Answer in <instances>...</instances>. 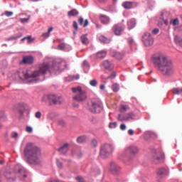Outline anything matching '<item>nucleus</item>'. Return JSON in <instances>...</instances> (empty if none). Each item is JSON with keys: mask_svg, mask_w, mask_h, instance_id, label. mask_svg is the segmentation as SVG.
Returning a JSON list of instances; mask_svg holds the SVG:
<instances>
[{"mask_svg": "<svg viewBox=\"0 0 182 182\" xmlns=\"http://www.w3.org/2000/svg\"><path fill=\"white\" fill-rule=\"evenodd\" d=\"M63 67L60 64H54L52 67L48 63H43L36 65V69H28L24 71L20 70L16 73V77L18 80L26 83H36L41 80L39 77L46 75L48 72L52 73L57 70H62Z\"/></svg>", "mask_w": 182, "mask_h": 182, "instance_id": "nucleus-1", "label": "nucleus"}, {"mask_svg": "<svg viewBox=\"0 0 182 182\" xmlns=\"http://www.w3.org/2000/svg\"><path fill=\"white\" fill-rule=\"evenodd\" d=\"M24 156L26 163L33 166H39L43 162L42 149L33 143L26 144L24 148Z\"/></svg>", "mask_w": 182, "mask_h": 182, "instance_id": "nucleus-2", "label": "nucleus"}, {"mask_svg": "<svg viewBox=\"0 0 182 182\" xmlns=\"http://www.w3.org/2000/svg\"><path fill=\"white\" fill-rule=\"evenodd\" d=\"M153 63L164 76H171L175 72L173 61L164 55H154L153 57Z\"/></svg>", "mask_w": 182, "mask_h": 182, "instance_id": "nucleus-3", "label": "nucleus"}, {"mask_svg": "<svg viewBox=\"0 0 182 182\" xmlns=\"http://www.w3.org/2000/svg\"><path fill=\"white\" fill-rule=\"evenodd\" d=\"M72 92L75 94L73 99V100H76V102H83L87 99L86 91L82 90V87H80L72 88Z\"/></svg>", "mask_w": 182, "mask_h": 182, "instance_id": "nucleus-4", "label": "nucleus"}, {"mask_svg": "<svg viewBox=\"0 0 182 182\" xmlns=\"http://www.w3.org/2000/svg\"><path fill=\"white\" fill-rule=\"evenodd\" d=\"M139 153V148L134 145H131L127 146L122 152V156L124 157H129V159H133L136 157Z\"/></svg>", "mask_w": 182, "mask_h": 182, "instance_id": "nucleus-5", "label": "nucleus"}, {"mask_svg": "<svg viewBox=\"0 0 182 182\" xmlns=\"http://www.w3.org/2000/svg\"><path fill=\"white\" fill-rule=\"evenodd\" d=\"M103 109V104H102V102L99 100H92L91 101V105L89 107L90 112H92V113H100Z\"/></svg>", "mask_w": 182, "mask_h": 182, "instance_id": "nucleus-6", "label": "nucleus"}, {"mask_svg": "<svg viewBox=\"0 0 182 182\" xmlns=\"http://www.w3.org/2000/svg\"><path fill=\"white\" fill-rule=\"evenodd\" d=\"M113 151V147L112 145L105 144L101 146L100 149V156L102 159H106V157H109L110 156V153Z\"/></svg>", "mask_w": 182, "mask_h": 182, "instance_id": "nucleus-7", "label": "nucleus"}, {"mask_svg": "<svg viewBox=\"0 0 182 182\" xmlns=\"http://www.w3.org/2000/svg\"><path fill=\"white\" fill-rule=\"evenodd\" d=\"M45 99H48V102H51L53 105H60L62 103V98L55 95H44L42 101L45 102Z\"/></svg>", "mask_w": 182, "mask_h": 182, "instance_id": "nucleus-8", "label": "nucleus"}, {"mask_svg": "<svg viewBox=\"0 0 182 182\" xmlns=\"http://www.w3.org/2000/svg\"><path fill=\"white\" fill-rule=\"evenodd\" d=\"M142 42L145 46H151L154 43V39L149 33H145L142 36Z\"/></svg>", "mask_w": 182, "mask_h": 182, "instance_id": "nucleus-9", "label": "nucleus"}, {"mask_svg": "<svg viewBox=\"0 0 182 182\" xmlns=\"http://www.w3.org/2000/svg\"><path fill=\"white\" fill-rule=\"evenodd\" d=\"M133 119H134V113L133 112L127 113L124 115L122 114L118 115L119 122H129L133 120Z\"/></svg>", "mask_w": 182, "mask_h": 182, "instance_id": "nucleus-10", "label": "nucleus"}, {"mask_svg": "<svg viewBox=\"0 0 182 182\" xmlns=\"http://www.w3.org/2000/svg\"><path fill=\"white\" fill-rule=\"evenodd\" d=\"M112 31L117 36H120L122 33H123V31H124V26L122 24H115L112 27Z\"/></svg>", "mask_w": 182, "mask_h": 182, "instance_id": "nucleus-11", "label": "nucleus"}, {"mask_svg": "<svg viewBox=\"0 0 182 182\" xmlns=\"http://www.w3.org/2000/svg\"><path fill=\"white\" fill-rule=\"evenodd\" d=\"M163 154L161 152H156L153 155L152 162L154 164H159L163 161Z\"/></svg>", "mask_w": 182, "mask_h": 182, "instance_id": "nucleus-12", "label": "nucleus"}, {"mask_svg": "<svg viewBox=\"0 0 182 182\" xmlns=\"http://www.w3.org/2000/svg\"><path fill=\"white\" fill-rule=\"evenodd\" d=\"M22 63L24 65H33L35 58L32 55H26L23 57Z\"/></svg>", "mask_w": 182, "mask_h": 182, "instance_id": "nucleus-13", "label": "nucleus"}, {"mask_svg": "<svg viewBox=\"0 0 182 182\" xmlns=\"http://www.w3.org/2000/svg\"><path fill=\"white\" fill-rule=\"evenodd\" d=\"M122 6L124 9H132V8L137 6V2L124 1L122 3Z\"/></svg>", "mask_w": 182, "mask_h": 182, "instance_id": "nucleus-14", "label": "nucleus"}, {"mask_svg": "<svg viewBox=\"0 0 182 182\" xmlns=\"http://www.w3.org/2000/svg\"><path fill=\"white\" fill-rule=\"evenodd\" d=\"M100 21L104 25H109L110 23V17L105 14H101L100 15Z\"/></svg>", "mask_w": 182, "mask_h": 182, "instance_id": "nucleus-15", "label": "nucleus"}, {"mask_svg": "<svg viewBox=\"0 0 182 182\" xmlns=\"http://www.w3.org/2000/svg\"><path fill=\"white\" fill-rule=\"evenodd\" d=\"M60 154H66L69 151V144H64L61 147L58 149Z\"/></svg>", "mask_w": 182, "mask_h": 182, "instance_id": "nucleus-16", "label": "nucleus"}, {"mask_svg": "<svg viewBox=\"0 0 182 182\" xmlns=\"http://www.w3.org/2000/svg\"><path fill=\"white\" fill-rule=\"evenodd\" d=\"M4 176L9 181H15V180H16L14 173H11V172H5Z\"/></svg>", "mask_w": 182, "mask_h": 182, "instance_id": "nucleus-17", "label": "nucleus"}, {"mask_svg": "<svg viewBox=\"0 0 182 182\" xmlns=\"http://www.w3.org/2000/svg\"><path fill=\"white\" fill-rule=\"evenodd\" d=\"M119 171L120 168L115 163L110 164V171H112V174H117Z\"/></svg>", "mask_w": 182, "mask_h": 182, "instance_id": "nucleus-18", "label": "nucleus"}, {"mask_svg": "<svg viewBox=\"0 0 182 182\" xmlns=\"http://www.w3.org/2000/svg\"><path fill=\"white\" fill-rule=\"evenodd\" d=\"M156 174L158 178H162L164 176L167 174V171L164 168H161L158 169Z\"/></svg>", "mask_w": 182, "mask_h": 182, "instance_id": "nucleus-19", "label": "nucleus"}, {"mask_svg": "<svg viewBox=\"0 0 182 182\" xmlns=\"http://www.w3.org/2000/svg\"><path fill=\"white\" fill-rule=\"evenodd\" d=\"M78 23L79 25H81V26L82 25L83 28H86V26L89 25V20L88 19L84 20L82 17H80L78 18Z\"/></svg>", "mask_w": 182, "mask_h": 182, "instance_id": "nucleus-20", "label": "nucleus"}, {"mask_svg": "<svg viewBox=\"0 0 182 182\" xmlns=\"http://www.w3.org/2000/svg\"><path fill=\"white\" fill-rule=\"evenodd\" d=\"M128 25V29L130 31V29H133L136 26V20L134 18H132L128 21L127 23Z\"/></svg>", "mask_w": 182, "mask_h": 182, "instance_id": "nucleus-21", "label": "nucleus"}, {"mask_svg": "<svg viewBox=\"0 0 182 182\" xmlns=\"http://www.w3.org/2000/svg\"><path fill=\"white\" fill-rule=\"evenodd\" d=\"M172 92L173 95H178L182 97V87L173 88Z\"/></svg>", "mask_w": 182, "mask_h": 182, "instance_id": "nucleus-22", "label": "nucleus"}, {"mask_svg": "<svg viewBox=\"0 0 182 182\" xmlns=\"http://www.w3.org/2000/svg\"><path fill=\"white\" fill-rule=\"evenodd\" d=\"M77 15H79V11L76 10V9H73L68 12V16H69L70 18L72 16H77Z\"/></svg>", "mask_w": 182, "mask_h": 182, "instance_id": "nucleus-23", "label": "nucleus"}, {"mask_svg": "<svg viewBox=\"0 0 182 182\" xmlns=\"http://www.w3.org/2000/svg\"><path fill=\"white\" fill-rule=\"evenodd\" d=\"M102 66H104L105 69H112L113 68V64L109 60H105L102 63Z\"/></svg>", "mask_w": 182, "mask_h": 182, "instance_id": "nucleus-24", "label": "nucleus"}, {"mask_svg": "<svg viewBox=\"0 0 182 182\" xmlns=\"http://www.w3.org/2000/svg\"><path fill=\"white\" fill-rule=\"evenodd\" d=\"M112 57L115 58V59H117L118 60H120V59H123V54L119 52H114L112 54Z\"/></svg>", "mask_w": 182, "mask_h": 182, "instance_id": "nucleus-25", "label": "nucleus"}, {"mask_svg": "<svg viewBox=\"0 0 182 182\" xmlns=\"http://www.w3.org/2000/svg\"><path fill=\"white\" fill-rule=\"evenodd\" d=\"M91 173L93 176H97V174H100V170L97 166H94L91 168Z\"/></svg>", "mask_w": 182, "mask_h": 182, "instance_id": "nucleus-26", "label": "nucleus"}, {"mask_svg": "<svg viewBox=\"0 0 182 182\" xmlns=\"http://www.w3.org/2000/svg\"><path fill=\"white\" fill-rule=\"evenodd\" d=\"M99 40L102 43H110V40L108 38L105 37V36H100Z\"/></svg>", "mask_w": 182, "mask_h": 182, "instance_id": "nucleus-27", "label": "nucleus"}, {"mask_svg": "<svg viewBox=\"0 0 182 182\" xmlns=\"http://www.w3.org/2000/svg\"><path fill=\"white\" fill-rule=\"evenodd\" d=\"M107 53L105 50L99 51L97 53V58L100 59H103V58H106Z\"/></svg>", "mask_w": 182, "mask_h": 182, "instance_id": "nucleus-28", "label": "nucleus"}, {"mask_svg": "<svg viewBox=\"0 0 182 182\" xmlns=\"http://www.w3.org/2000/svg\"><path fill=\"white\" fill-rule=\"evenodd\" d=\"M76 156L78 159H80L83 156V153L80 149H76L74 152H73V156Z\"/></svg>", "mask_w": 182, "mask_h": 182, "instance_id": "nucleus-29", "label": "nucleus"}, {"mask_svg": "<svg viewBox=\"0 0 182 182\" xmlns=\"http://www.w3.org/2000/svg\"><path fill=\"white\" fill-rule=\"evenodd\" d=\"M80 39L83 45H87V43H89V39L87 38V36L86 35L81 36Z\"/></svg>", "mask_w": 182, "mask_h": 182, "instance_id": "nucleus-30", "label": "nucleus"}, {"mask_svg": "<svg viewBox=\"0 0 182 182\" xmlns=\"http://www.w3.org/2000/svg\"><path fill=\"white\" fill-rule=\"evenodd\" d=\"M87 139L86 136H80L77 138V143H85V141Z\"/></svg>", "mask_w": 182, "mask_h": 182, "instance_id": "nucleus-31", "label": "nucleus"}, {"mask_svg": "<svg viewBox=\"0 0 182 182\" xmlns=\"http://www.w3.org/2000/svg\"><path fill=\"white\" fill-rule=\"evenodd\" d=\"M171 25H173V26H177L180 25V21L178 18H174L173 20H171L170 21Z\"/></svg>", "mask_w": 182, "mask_h": 182, "instance_id": "nucleus-32", "label": "nucleus"}, {"mask_svg": "<svg viewBox=\"0 0 182 182\" xmlns=\"http://www.w3.org/2000/svg\"><path fill=\"white\" fill-rule=\"evenodd\" d=\"M11 139H14L15 140H18V137H19V134L16 132H13L11 133Z\"/></svg>", "mask_w": 182, "mask_h": 182, "instance_id": "nucleus-33", "label": "nucleus"}, {"mask_svg": "<svg viewBox=\"0 0 182 182\" xmlns=\"http://www.w3.org/2000/svg\"><path fill=\"white\" fill-rule=\"evenodd\" d=\"M101 77L102 79H114V77H116V73H112L111 75L107 77H105L103 75H102Z\"/></svg>", "mask_w": 182, "mask_h": 182, "instance_id": "nucleus-34", "label": "nucleus"}, {"mask_svg": "<svg viewBox=\"0 0 182 182\" xmlns=\"http://www.w3.org/2000/svg\"><path fill=\"white\" fill-rule=\"evenodd\" d=\"M82 66L83 69H85V70H89L90 65H89V63H87V61H86V60L83 61Z\"/></svg>", "mask_w": 182, "mask_h": 182, "instance_id": "nucleus-35", "label": "nucleus"}, {"mask_svg": "<svg viewBox=\"0 0 182 182\" xmlns=\"http://www.w3.org/2000/svg\"><path fill=\"white\" fill-rule=\"evenodd\" d=\"M120 112L122 113L124 112H127V110H129V106L127 105H122L120 109H119Z\"/></svg>", "mask_w": 182, "mask_h": 182, "instance_id": "nucleus-36", "label": "nucleus"}, {"mask_svg": "<svg viewBox=\"0 0 182 182\" xmlns=\"http://www.w3.org/2000/svg\"><path fill=\"white\" fill-rule=\"evenodd\" d=\"M29 19H31V16H28L26 18H20V22H21V23H28Z\"/></svg>", "mask_w": 182, "mask_h": 182, "instance_id": "nucleus-37", "label": "nucleus"}, {"mask_svg": "<svg viewBox=\"0 0 182 182\" xmlns=\"http://www.w3.org/2000/svg\"><path fill=\"white\" fill-rule=\"evenodd\" d=\"M18 112L21 114H23V112H25V106L22 104L20 105V108L18 109Z\"/></svg>", "mask_w": 182, "mask_h": 182, "instance_id": "nucleus-38", "label": "nucleus"}, {"mask_svg": "<svg viewBox=\"0 0 182 182\" xmlns=\"http://www.w3.org/2000/svg\"><path fill=\"white\" fill-rule=\"evenodd\" d=\"M90 86H92L93 87H95V86H97V80H92L90 81Z\"/></svg>", "mask_w": 182, "mask_h": 182, "instance_id": "nucleus-39", "label": "nucleus"}, {"mask_svg": "<svg viewBox=\"0 0 182 182\" xmlns=\"http://www.w3.org/2000/svg\"><path fill=\"white\" fill-rule=\"evenodd\" d=\"M112 89L113 90V92H119V85L117 84H114L112 87Z\"/></svg>", "mask_w": 182, "mask_h": 182, "instance_id": "nucleus-40", "label": "nucleus"}, {"mask_svg": "<svg viewBox=\"0 0 182 182\" xmlns=\"http://www.w3.org/2000/svg\"><path fill=\"white\" fill-rule=\"evenodd\" d=\"M26 40L28 41V43H31L33 41L31 36L24 37L23 38L21 39L22 41H26Z\"/></svg>", "mask_w": 182, "mask_h": 182, "instance_id": "nucleus-41", "label": "nucleus"}, {"mask_svg": "<svg viewBox=\"0 0 182 182\" xmlns=\"http://www.w3.org/2000/svg\"><path fill=\"white\" fill-rule=\"evenodd\" d=\"M35 117L36 119H41V117H42V113H41V112H39V111L36 112Z\"/></svg>", "mask_w": 182, "mask_h": 182, "instance_id": "nucleus-42", "label": "nucleus"}, {"mask_svg": "<svg viewBox=\"0 0 182 182\" xmlns=\"http://www.w3.org/2000/svg\"><path fill=\"white\" fill-rule=\"evenodd\" d=\"M117 126V123H116V122H110L109 125V127H110V129H114Z\"/></svg>", "mask_w": 182, "mask_h": 182, "instance_id": "nucleus-43", "label": "nucleus"}, {"mask_svg": "<svg viewBox=\"0 0 182 182\" xmlns=\"http://www.w3.org/2000/svg\"><path fill=\"white\" fill-rule=\"evenodd\" d=\"M57 166L58 168H63V164L59 160H57Z\"/></svg>", "mask_w": 182, "mask_h": 182, "instance_id": "nucleus-44", "label": "nucleus"}, {"mask_svg": "<svg viewBox=\"0 0 182 182\" xmlns=\"http://www.w3.org/2000/svg\"><path fill=\"white\" fill-rule=\"evenodd\" d=\"M55 117V114L53 112H50L47 115V119H52Z\"/></svg>", "mask_w": 182, "mask_h": 182, "instance_id": "nucleus-45", "label": "nucleus"}, {"mask_svg": "<svg viewBox=\"0 0 182 182\" xmlns=\"http://www.w3.org/2000/svg\"><path fill=\"white\" fill-rule=\"evenodd\" d=\"M91 146H92V147H96V146H97V140L92 139L91 142Z\"/></svg>", "mask_w": 182, "mask_h": 182, "instance_id": "nucleus-46", "label": "nucleus"}, {"mask_svg": "<svg viewBox=\"0 0 182 182\" xmlns=\"http://www.w3.org/2000/svg\"><path fill=\"white\" fill-rule=\"evenodd\" d=\"M4 14H5L6 16H8V17L12 16V15H14V12L8 11H6Z\"/></svg>", "mask_w": 182, "mask_h": 182, "instance_id": "nucleus-47", "label": "nucleus"}, {"mask_svg": "<svg viewBox=\"0 0 182 182\" xmlns=\"http://www.w3.org/2000/svg\"><path fill=\"white\" fill-rule=\"evenodd\" d=\"M75 180H77V182H85V178L81 176L76 177Z\"/></svg>", "mask_w": 182, "mask_h": 182, "instance_id": "nucleus-48", "label": "nucleus"}, {"mask_svg": "<svg viewBox=\"0 0 182 182\" xmlns=\"http://www.w3.org/2000/svg\"><path fill=\"white\" fill-rule=\"evenodd\" d=\"M58 124L59 126H66V122L63 120V119H60L59 122H58Z\"/></svg>", "mask_w": 182, "mask_h": 182, "instance_id": "nucleus-49", "label": "nucleus"}, {"mask_svg": "<svg viewBox=\"0 0 182 182\" xmlns=\"http://www.w3.org/2000/svg\"><path fill=\"white\" fill-rule=\"evenodd\" d=\"M65 48H66V44L65 43H61L58 46V49H60V50L65 49Z\"/></svg>", "mask_w": 182, "mask_h": 182, "instance_id": "nucleus-50", "label": "nucleus"}, {"mask_svg": "<svg viewBox=\"0 0 182 182\" xmlns=\"http://www.w3.org/2000/svg\"><path fill=\"white\" fill-rule=\"evenodd\" d=\"M128 43L129 45H134V40H133V38H128Z\"/></svg>", "mask_w": 182, "mask_h": 182, "instance_id": "nucleus-51", "label": "nucleus"}, {"mask_svg": "<svg viewBox=\"0 0 182 182\" xmlns=\"http://www.w3.org/2000/svg\"><path fill=\"white\" fill-rule=\"evenodd\" d=\"M159 32H160V30L159 28H155V29L152 30L153 35H157V33H159Z\"/></svg>", "mask_w": 182, "mask_h": 182, "instance_id": "nucleus-52", "label": "nucleus"}, {"mask_svg": "<svg viewBox=\"0 0 182 182\" xmlns=\"http://www.w3.org/2000/svg\"><path fill=\"white\" fill-rule=\"evenodd\" d=\"M26 131L27 132V133H32L33 129L31 127H26Z\"/></svg>", "mask_w": 182, "mask_h": 182, "instance_id": "nucleus-53", "label": "nucleus"}, {"mask_svg": "<svg viewBox=\"0 0 182 182\" xmlns=\"http://www.w3.org/2000/svg\"><path fill=\"white\" fill-rule=\"evenodd\" d=\"M50 36V34L49 33H43V34H42V36L43 37V38H49V36Z\"/></svg>", "mask_w": 182, "mask_h": 182, "instance_id": "nucleus-54", "label": "nucleus"}, {"mask_svg": "<svg viewBox=\"0 0 182 182\" xmlns=\"http://www.w3.org/2000/svg\"><path fill=\"white\" fill-rule=\"evenodd\" d=\"M18 36H12L7 39V41H16V39H18Z\"/></svg>", "mask_w": 182, "mask_h": 182, "instance_id": "nucleus-55", "label": "nucleus"}, {"mask_svg": "<svg viewBox=\"0 0 182 182\" xmlns=\"http://www.w3.org/2000/svg\"><path fill=\"white\" fill-rule=\"evenodd\" d=\"M119 128H120L121 130H126V128H127V127H126V124H122L120 125Z\"/></svg>", "mask_w": 182, "mask_h": 182, "instance_id": "nucleus-56", "label": "nucleus"}, {"mask_svg": "<svg viewBox=\"0 0 182 182\" xmlns=\"http://www.w3.org/2000/svg\"><path fill=\"white\" fill-rule=\"evenodd\" d=\"M73 27L75 29V31H77L78 27H77V22L73 21Z\"/></svg>", "mask_w": 182, "mask_h": 182, "instance_id": "nucleus-57", "label": "nucleus"}, {"mask_svg": "<svg viewBox=\"0 0 182 182\" xmlns=\"http://www.w3.org/2000/svg\"><path fill=\"white\" fill-rule=\"evenodd\" d=\"M128 134H129V136H133V134H134V131H133V129H129Z\"/></svg>", "mask_w": 182, "mask_h": 182, "instance_id": "nucleus-58", "label": "nucleus"}, {"mask_svg": "<svg viewBox=\"0 0 182 182\" xmlns=\"http://www.w3.org/2000/svg\"><path fill=\"white\" fill-rule=\"evenodd\" d=\"M53 31V27H50L48 30V33L50 35V33Z\"/></svg>", "mask_w": 182, "mask_h": 182, "instance_id": "nucleus-59", "label": "nucleus"}, {"mask_svg": "<svg viewBox=\"0 0 182 182\" xmlns=\"http://www.w3.org/2000/svg\"><path fill=\"white\" fill-rule=\"evenodd\" d=\"M105 85H101L100 86V89L101 90H105Z\"/></svg>", "mask_w": 182, "mask_h": 182, "instance_id": "nucleus-60", "label": "nucleus"}, {"mask_svg": "<svg viewBox=\"0 0 182 182\" xmlns=\"http://www.w3.org/2000/svg\"><path fill=\"white\" fill-rule=\"evenodd\" d=\"M73 107H79V105H77V104H76V105H75V104H73Z\"/></svg>", "mask_w": 182, "mask_h": 182, "instance_id": "nucleus-61", "label": "nucleus"}, {"mask_svg": "<svg viewBox=\"0 0 182 182\" xmlns=\"http://www.w3.org/2000/svg\"><path fill=\"white\" fill-rule=\"evenodd\" d=\"M100 2H105L106 0H99Z\"/></svg>", "mask_w": 182, "mask_h": 182, "instance_id": "nucleus-62", "label": "nucleus"}, {"mask_svg": "<svg viewBox=\"0 0 182 182\" xmlns=\"http://www.w3.org/2000/svg\"><path fill=\"white\" fill-rule=\"evenodd\" d=\"M165 23H166V25H167V23H168V21H165Z\"/></svg>", "mask_w": 182, "mask_h": 182, "instance_id": "nucleus-63", "label": "nucleus"}, {"mask_svg": "<svg viewBox=\"0 0 182 182\" xmlns=\"http://www.w3.org/2000/svg\"><path fill=\"white\" fill-rule=\"evenodd\" d=\"M23 177L24 178H26V175L24 174V175L23 176Z\"/></svg>", "mask_w": 182, "mask_h": 182, "instance_id": "nucleus-64", "label": "nucleus"}]
</instances>
